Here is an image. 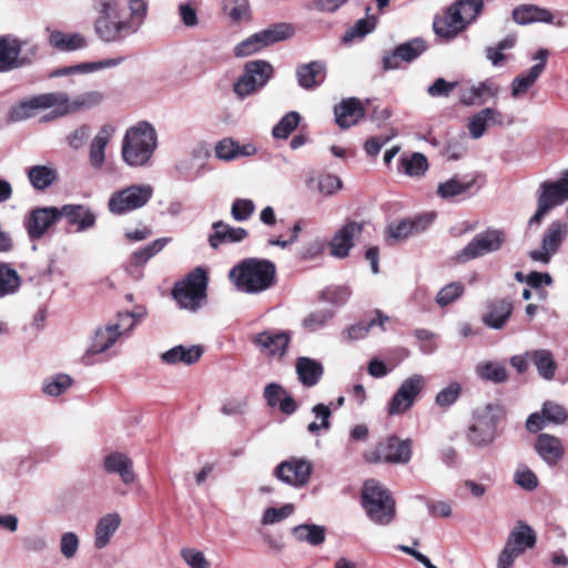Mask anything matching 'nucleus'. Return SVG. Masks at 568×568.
<instances>
[{
  "label": "nucleus",
  "mask_w": 568,
  "mask_h": 568,
  "mask_svg": "<svg viewBox=\"0 0 568 568\" xmlns=\"http://www.w3.org/2000/svg\"><path fill=\"white\" fill-rule=\"evenodd\" d=\"M156 148V129L148 121H140L126 129L121 143V158L130 168H148Z\"/></svg>",
  "instance_id": "nucleus-1"
},
{
  "label": "nucleus",
  "mask_w": 568,
  "mask_h": 568,
  "mask_svg": "<svg viewBox=\"0 0 568 568\" xmlns=\"http://www.w3.org/2000/svg\"><path fill=\"white\" fill-rule=\"evenodd\" d=\"M276 267L273 262L260 258H246L229 273L234 286L246 294H257L273 286Z\"/></svg>",
  "instance_id": "nucleus-2"
},
{
  "label": "nucleus",
  "mask_w": 568,
  "mask_h": 568,
  "mask_svg": "<svg viewBox=\"0 0 568 568\" xmlns=\"http://www.w3.org/2000/svg\"><path fill=\"white\" fill-rule=\"evenodd\" d=\"M361 504L367 518L375 525L388 526L395 519V500L390 491L375 479L364 483Z\"/></svg>",
  "instance_id": "nucleus-3"
},
{
  "label": "nucleus",
  "mask_w": 568,
  "mask_h": 568,
  "mask_svg": "<svg viewBox=\"0 0 568 568\" xmlns=\"http://www.w3.org/2000/svg\"><path fill=\"white\" fill-rule=\"evenodd\" d=\"M483 0H458L452 4L443 17L436 18L433 23L435 33L452 40L469 23L476 20L483 10Z\"/></svg>",
  "instance_id": "nucleus-4"
},
{
  "label": "nucleus",
  "mask_w": 568,
  "mask_h": 568,
  "mask_svg": "<svg viewBox=\"0 0 568 568\" xmlns=\"http://www.w3.org/2000/svg\"><path fill=\"white\" fill-rule=\"evenodd\" d=\"M133 313H119L116 318L95 328L87 349L88 355L103 354L111 349L120 337L135 326Z\"/></svg>",
  "instance_id": "nucleus-5"
},
{
  "label": "nucleus",
  "mask_w": 568,
  "mask_h": 568,
  "mask_svg": "<svg viewBox=\"0 0 568 568\" xmlns=\"http://www.w3.org/2000/svg\"><path fill=\"white\" fill-rule=\"evenodd\" d=\"M154 189L148 183H133L113 191L106 206L113 215H125L144 207L153 197Z\"/></svg>",
  "instance_id": "nucleus-6"
},
{
  "label": "nucleus",
  "mask_w": 568,
  "mask_h": 568,
  "mask_svg": "<svg viewBox=\"0 0 568 568\" xmlns=\"http://www.w3.org/2000/svg\"><path fill=\"white\" fill-rule=\"evenodd\" d=\"M207 278L205 272L197 267L172 290V296L181 308L195 312L206 298Z\"/></svg>",
  "instance_id": "nucleus-7"
},
{
  "label": "nucleus",
  "mask_w": 568,
  "mask_h": 568,
  "mask_svg": "<svg viewBox=\"0 0 568 568\" xmlns=\"http://www.w3.org/2000/svg\"><path fill=\"white\" fill-rule=\"evenodd\" d=\"M273 65L265 60H253L244 64L242 74L233 84V92L244 100L261 91L273 78Z\"/></svg>",
  "instance_id": "nucleus-8"
},
{
  "label": "nucleus",
  "mask_w": 568,
  "mask_h": 568,
  "mask_svg": "<svg viewBox=\"0 0 568 568\" xmlns=\"http://www.w3.org/2000/svg\"><path fill=\"white\" fill-rule=\"evenodd\" d=\"M568 201V169L556 181H544L537 191V210L529 219V225L539 224L554 207Z\"/></svg>",
  "instance_id": "nucleus-9"
},
{
  "label": "nucleus",
  "mask_w": 568,
  "mask_h": 568,
  "mask_svg": "<svg viewBox=\"0 0 568 568\" xmlns=\"http://www.w3.org/2000/svg\"><path fill=\"white\" fill-rule=\"evenodd\" d=\"M501 410L497 405L488 404L474 413L473 423L467 430L468 442L477 447L490 445L497 437V424Z\"/></svg>",
  "instance_id": "nucleus-10"
},
{
  "label": "nucleus",
  "mask_w": 568,
  "mask_h": 568,
  "mask_svg": "<svg viewBox=\"0 0 568 568\" xmlns=\"http://www.w3.org/2000/svg\"><path fill=\"white\" fill-rule=\"evenodd\" d=\"M293 28L287 23L273 24L244 39L234 47V55L245 58L260 50L292 37Z\"/></svg>",
  "instance_id": "nucleus-11"
},
{
  "label": "nucleus",
  "mask_w": 568,
  "mask_h": 568,
  "mask_svg": "<svg viewBox=\"0 0 568 568\" xmlns=\"http://www.w3.org/2000/svg\"><path fill=\"white\" fill-rule=\"evenodd\" d=\"M58 94L57 92H48L27 97L10 108L9 118L13 122H21L36 116L44 110L52 109L51 116H58Z\"/></svg>",
  "instance_id": "nucleus-12"
},
{
  "label": "nucleus",
  "mask_w": 568,
  "mask_h": 568,
  "mask_svg": "<svg viewBox=\"0 0 568 568\" xmlns=\"http://www.w3.org/2000/svg\"><path fill=\"white\" fill-rule=\"evenodd\" d=\"M426 386V378L422 374L406 377L394 393L387 405L390 416H398L409 410Z\"/></svg>",
  "instance_id": "nucleus-13"
},
{
  "label": "nucleus",
  "mask_w": 568,
  "mask_h": 568,
  "mask_svg": "<svg viewBox=\"0 0 568 568\" xmlns=\"http://www.w3.org/2000/svg\"><path fill=\"white\" fill-rule=\"evenodd\" d=\"M506 232L501 229H487L478 233L457 255L459 262L497 252L506 242Z\"/></svg>",
  "instance_id": "nucleus-14"
},
{
  "label": "nucleus",
  "mask_w": 568,
  "mask_h": 568,
  "mask_svg": "<svg viewBox=\"0 0 568 568\" xmlns=\"http://www.w3.org/2000/svg\"><path fill=\"white\" fill-rule=\"evenodd\" d=\"M412 447L413 442L408 438L388 436L372 453L366 454L365 458L367 462L405 465L412 459Z\"/></svg>",
  "instance_id": "nucleus-15"
},
{
  "label": "nucleus",
  "mask_w": 568,
  "mask_h": 568,
  "mask_svg": "<svg viewBox=\"0 0 568 568\" xmlns=\"http://www.w3.org/2000/svg\"><path fill=\"white\" fill-rule=\"evenodd\" d=\"M23 45H27V42H22L14 37L4 36L0 38V72L18 69L31 63L32 59L38 54V47L31 44L26 53L20 55Z\"/></svg>",
  "instance_id": "nucleus-16"
},
{
  "label": "nucleus",
  "mask_w": 568,
  "mask_h": 568,
  "mask_svg": "<svg viewBox=\"0 0 568 568\" xmlns=\"http://www.w3.org/2000/svg\"><path fill=\"white\" fill-rule=\"evenodd\" d=\"M313 464L302 457H291L281 462L273 470V476L280 481L294 487H305L312 476Z\"/></svg>",
  "instance_id": "nucleus-17"
},
{
  "label": "nucleus",
  "mask_w": 568,
  "mask_h": 568,
  "mask_svg": "<svg viewBox=\"0 0 568 568\" xmlns=\"http://www.w3.org/2000/svg\"><path fill=\"white\" fill-rule=\"evenodd\" d=\"M567 235L568 224L560 220L552 221L542 235L541 250L530 251L529 257L535 262L548 264L551 256L558 252Z\"/></svg>",
  "instance_id": "nucleus-18"
},
{
  "label": "nucleus",
  "mask_w": 568,
  "mask_h": 568,
  "mask_svg": "<svg viewBox=\"0 0 568 568\" xmlns=\"http://www.w3.org/2000/svg\"><path fill=\"white\" fill-rule=\"evenodd\" d=\"M58 94V116H65L68 114L78 113L84 110H90L102 103L104 93L99 90L84 91L73 98L68 93L57 91Z\"/></svg>",
  "instance_id": "nucleus-19"
},
{
  "label": "nucleus",
  "mask_w": 568,
  "mask_h": 568,
  "mask_svg": "<svg viewBox=\"0 0 568 568\" xmlns=\"http://www.w3.org/2000/svg\"><path fill=\"white\" fill-rule=\"evenodd\" d=\"M500 93V87L493 80L486 79L475 84L463 85L458 90V102L464 106L483 105Z\"/></svg>",
  "instance_id": "nucleus-20"
},
{
  "label": "nucleus",
  "mask_w": 568,
  "mask_h": 568,
  "mask_svg": "<svg viewBox=\"0 0 568 568\" xmlns=\"http://www.w3.org/2000/svg\"><path fill=\"white\" fill-rule=\"evenodd\" d=\"M549 57L547 49H539L532 57L537 61L527 72L515 77L510 83V95L513 99H518L526 94L529 89L537 82L546 68V62Z\"/></svg>",
  "instance_id": "nucleus-21"
},
{
  "label": "nucleus",
  "mask_w": 568,
  "mask_h": 568,
  "mask_svg": "<svg viewBox=\"0 0 568 568\" xmlns=\"http://www.w3.org/2000/svg\"><path fill=\"white\" fill-rule=\"evenodd\" d=\"M97 37L104 43H115L123 41L126 37L134 34L130 24L124 19L110 16L108 18H95L93 23Z\"/></svg>",
  "instance_id": "nucleus-22"
},
{
  "label": "nucleus",
  "mask_w": 568,
  "mask_h": 568,
  "mask_svg": "<svg viewBox=\"0 0 568 568\" xmlns=\"http://www.w3.org/2000/svg\"><path fill=\"white\" fill-rule=\"evenodd\" d=\"M290 341L288 333L277 331H264L252 338L261 354L276 359L285 355Z\"/></svg>",
  "instance_id": "nucleus-23"
},
{
  "label": "nucleus",
  "mask_w": 568,
  "mask_h": 568,
  "mask_svg": "<svg viewBox=\"0 0 568 568\" xmlns=\"http://www.w3.org/2000/svg\"><path fill=\"white\" fill-rule=\"evenodd\" d=\"M59 219V209L55 206L33 209L24 221L29 237L31 240L41 239Z\"/></svg>",
  "instance_id": "nucleus-24"
},
{
  "label": "nucleus",
  "mask_w": 568,
  "mask_h": 568,
  "mask_svg": "<svg viewBox=\"0 0 568 568\" xmlns=\"http://www.w3.org/2000/svg\"><path fill=\"white\" fill-rule=\"evenodd\" d=\"M505 114L491 106L480 109L474 113L467 121V129L469 135L474 140H478L484 136L486 131L491 126L503 128L505 125Z\"/></svg>",
  "instance_id": "nucleus-25"
},
{
  "label": "nucleus",
  "mask_w": 568,
  "mask_h": 568,
  "mask_svg": "<svg viewBox=\"0 0 568 568\" xmlns=\"http://www.w3.org/2000/svg\"><path fill=\"white\" fill-rule=\"evenodd\" d=\"M364 222L349 221L339 229L329 243L331 254L335 257H346L356 240L363 233Z\"/></svg>",
  "instance_id": "nucleus-26"
},
{
  "label": "nucleus",
  "mask_w": 568,
  "mask_h": 568,
  "mask_svg": "<svg viewBox=\"0 0 568 568\" xmlns=\"http://www.w3.org/2000/svg\"><path fill=\"white\" fill-rule=\"evenodd\" d=\"M102 466L106 474L118 475L126 486L133 485L136 480L133 460L124 453H109L104 456Z\"/></svg>",
  "instance_id": "nucleus-27"
},
{
  "label": "nucleus",
  "mask_w": 568,
  "mask_h": 568,
  "mask_svg": "<svg viewBox=\"0 0 568 568\" xmlns=\"http://www.w3.org/2000/svg\"><path fill=\"white\" fill-rule=\"evenodd\" d=\"M513 314V303L507 298L488 301L481 322L489 328L501 329Z\"/></svg>",
  "instance_id": "nucleus-28"
},
{
  "label": "nucleus",
  "mask_w": 568,
  "mask_h": 568,
  "mask_svg": "<svg viewBox=\"0 0 568 568\" xmlns=\"http://www.w3.org/2000/svg\"><path fill=\"white\" fill-rule=\"evenodd\" d=\"M326 63L322 60L311 61L296 68L297 83L304 90L318 88L326 78Z\"/></svg>",
  "instance_id": "nucleus-29"
},
{
  "label": "nucleus",
  "mask_w": 568,
  "mask_h": 568,
  "mask_svg": "<svg viewBox=\"0 0 568 568\" xmlns=\"http://www.w3.org/2000/svg\"><path fill=\"white\" fill-rule=\"evenodd\" d=\"M60 217L64 216L69 224L77 225L78 232H84L95 225L97 215L87 205L65 204L59 209Z\"/></svg>",
  "instance_id": "nucleus-30"
},
{
  "label": "nucleus",
  "mask_w": 568,
  "mask_h": 568,
  "mask_svg": "<svg viewBox=\"0 0 568 568\" xmlns=\"http://www.w3.org/2000/svg\"><path fill=\"white\" fill-rule=\"evenodd\" d=\"M535 450L539 457L549 466H555L565 454L564 444L560 438L542 433L535 443Z\"/></svg>",
  "instance_id": "nucleus-31"
},
{
  "label": "nucleus",
  "mask_w": 568,
  "mask_h": 568,
  "mask_svg": "<svg viewBox=\"0 0 568 568\" xmlns=\"http://www.w3.org/2000/svg\"><path fill=\"white\" fill-rule=\"evenodd\" d=\"M122 524L119 513H108L98 519L94 528L93 545L95 549L105 548Z\"/></svg>",
  "instance_id": "nucleus-32"
},
{
  "label": "nucleus",
  "mask_w": 568,
  "mask_h": 568,
  "mask_svg": "<svg viewBox=\"0 0 568 568\" xmlns=\"http://www.w3.org/2000/svg\"><path fill=\"white\" fill-rule=\"evenodd\" d=\"M334 112L336 123L343 129L355 125L365 115V109L362 102L356 98L344 99L335 106Z\"/></svg>",
  "instance_id": "nucleus-33"
},
{
  "label": "nucleus",
  "mask_w": 568,
  "mask_h": 568,
  "mask_svg": "<svg viewBox=\"0 0 568 568\" xmlns=\"http://www.w3.org/2000/svg\"><path fill=\"white\" fill-rule=\"evenodd\" d=\"M203 354V347L199 345L183 346L176 345L160 355L161 361L166 365H192L196 363Z\"/></svg>",
  "instance_id": "nucleus-34"
},
{
  "label": "nucleus",
  "mask_w": 568,
  "mask_h": 568,
  "mask_svg": "<svg viewBox=\"0 0 568 568\" xmlns=\"http://www.w3.org/2000/svg\"><path fill=\"white\" fill-rule=\"evenodd\" d=\"M214 233L209 236V244L212 248H217L222 243H239L247 236V231L243 227H234L222 221L212 224Z\"/></svg>",
  "instance_id": "nucleus-35"
},
{
  "label": "nucleus",
  "mask_w": 568,
  "mask_h": 568,
  "mask_svg": "<svg viewBox=\"0 0 568 568\" xmlns=\"http://www.w3.org/2000/svg\"><path fill=\"white\" fill-rule=\"evenodd\" d=\"M123 58H112V59H105L98 62H88V63H81L70 67H62L57 68L50 72V78H60V77H70L75 73H90L94 72L101 69H110L118 67L123 62Z\"/></svg>",
  "instance_id": "nucleus-36"
},
{
  "label": "nucleus",
  "mask_w": 568,
  "mask_h": 568,
  "mask_svg": "<svg viewBox=\"0 0 568 568\" xmlns=\"http://www.w3.org/2000/svg\"><path fill=\"white\" fill-rule=\"evenodd\" d=\"M114 129L111 125H103L90 144L89 161L92 168L100 170L105 162V149L109 144Z\"/></svg>",
  "instance_id": "nucleus-37"
},
{
  "label": "nucleus",
  "mask_w": 568,
  "mask_h": 568,
  "mask_svg": "<svg viewBox=\"0 0 568 568\" xmlns=\"http://www.w3.org/2000/svg\"><path fill=\"white\" fill-rule=\"evenodd\" d=\"M513 20L521 26L534 22L552 23L554 14L549 10L538 6L521 4L513 10Z\"/></svg>",
  "instance_id": "nucleus-38"
},
{
  "label": "nucleus",
  "mask_w": 568,
  "mask_h": 568,
  "mask_svg": "<svg viewBox=\"0 0 568 568\" xmlns=\"http://www.w3.org/2000/svg\"><path fill=\"white\" fill-rule=\"evenodd\" d=\"M537 536L535 530L524 521H518L510 530L506 544L524 554L535 547Z\"/></svg>",
  "instance_id": "nucleus-39"
},
{
  "label": "nucleus",
  "mask_w": 568,
  "mask_h": 568,
  "mask_svg": "<svg viewBox=\"0 0 568 568\" xmlns=\"http://www.w3.org/2000/svg\"><path fill=\"white\" fill-rule=\"evenodd\" d=\"M389 322V317L377 312L375 317L371 320H363L353 324L342 332V339L345 342H354L366 337L372 327L378 325L383 331L385 323Z\"/></svg>",
  "instance_id": "nucleus-40"
},
{
  "label": "nucleus",
  "mask_w": 568,
  "mask_h": 568,
  "mask_svg": "<svg viewBox=\"0 0 568 568\" xmlns=\"http://www.w3.org/2000/svg\"><path fill=\"white\" fill-rule=\"evenodd\" d=\"M433 217L423 216L416 220H403L387 227L388 237L395 241L406 240L408 236L425 230Z\"/></svg>",
  "instance_id": "nucleus-41"
},
{
  "label": "nucleus",
  "mask_w": 568,
  "mask_h": 568,
  "mask_svg": "<svg viewBox=\"0 0 568 568\" xmlns=\"http://www.w3.org/2000/svg\"><path fill=\"white\" fill-rule=\"evenodd\" d=\"M323 372L322 364L313 358L302 356L296 361V373L304 386H315L320 382Z\"/></svg>",
  "instance_id": "nucleus-42"
},
{
  "label": "nucleus",
  "mask_w": 568,
  "mask_h": 568,
  "mask_svg": "<svg viewBox=\"0 0 568 568\" xmlns=\"http://www.w3.org/2000/svg\"><path fill=\"white\" fill-rule=\"evenodd\" d=\"M530 359L541 378L551 381L555 377L558 365L549 349L530 351Z\"/></svg>",
  "instance_id": "nucleus-43"
},
{
  "label": "nucleus",
  "mask_w": 568,
  "mask_h": 568,
  "mask_svg": "<svg viewBox=\"0 0 568 568\" xmlns=\"http://www.w3.org/2000/svg\"><path fill=\"white\" fill-rule=\"evenodd\" d=\"M30 184L38 191H44L58 179V172L50 165H33L27 169Z\"/></svg>",
  "instance_id": "nucleus-44"
},
{
  "label": "nucleus",
  "mask_w": 568,
  "mask_h": 568,
  "mask_svg": "<svg viewBox=\"0 0 568 568\" xmlns=\"http://www.w3.org/2000/svg\"><path fill=\"white\" fill-rule=\"evenodd\" d=\"M476 375L486 382L501 384L508 381L509 374L504 364L493 361H484L477 364Z\"/></svg>",
  "instance_id": "nucleus-45"
},
{
  "label": "nucleus",
  "mask_w": 568,
  "mask_h": 568,
  "mask_svg": "<svg viewBox=\"0 0 568 568\" xmlns=\"http://www.w3.org/2000/svg\"><path fill=\"white\" fill-rule=\"evenodd\" d=\"M292 535L297 541L307 542L312 546L322 545L326 538V530L323 526L303 524L292 529Z\"/></svg>",
  "instance_id": "nucleus-46"
},
{
  "label": "nucleus",
  "mask_w": 568,
  "mask_h": 568,
  "mask_svg": "<svg viewBox=\"0 0 568 568\" xmlns=\"http://www.w3.org/2000/svg\"><path fill=\"white\" fill-rule=\"evenodd\" d=\"M50 44L60 51H73L84 48L87 42L80 33L53 31L49 37Z\"/></svg>",
  "instance_id": "nucleus-47"
},
{
  "label": "nucleus",
  "mask_w": 568,
  "mask_h": 568,
  "mask_svg": "<svg viewBox=\"0 0 568 568\" xmlns=\"http://www.w3.org/2000/svg\"><path fill=\"white\" fill-rule=\"evenodd\" d=\"M21 286L18 272L6 262H0V298L16 294Z\"/></svg>",
  "instance_id": "nucleus-48"
},
{
  "label": "nucleus",
  "mask_w": 568,
  "mask_h": 568,
  "mask_svg": "<svg viewBox=\"0 0 568 568\" xmlns=\"http://www.w3.org/2000/svg\"><path fill=\"white\" fill-rule=\"evenodd\" d=\"M474 183L475 180L464 181L458 178H452L438 184L437 194L444 200H450L457 195L466 193Z\"/></svg>",
  "instance_id": "nucleus-49"
},
{
  "label": "nucleus",
  "mask_w": 568,
  "mask_h": 568,
  "mask_svg": "<svg viewBox=\"0 0 568 568\" xmlns=\"http://www.w3.org/2000/svg\"><path fill=\"white\" fill-rule=\"evenodd\" d=\"M129 18L124 19L130 24L131 31L136 33L144 24L149 4L146 0H128Z\"/></svg>",
  "instance_id": "nucleus-50"
},
{
  "label": "nucleus",
  "mask_w": 568,
  "mask_h": 568,
  "mask_svg": "<svg viewBox=\"0 0 568 568\" xmlns=\"http://www.w3.org/2000/svg\"><path fill=\"white\" fill-rule=\"evenodd\" d=\"M72 385V378L67 374H55L42 383V393L50 397H58Z\"/></svg>",
  "instance_id": "nucleus-51"
},
{
  "label": "nucleus",
  "mask_w": 568,
  "mask_h": 568,
  "mask_svg": "<svg viewBox=\"0 0 568 568\" xmlns=\"http://www.w3.org/2000/svg\"><path fill=\"white\" fill-rule=\"evenodd\" d=\"M223 10L232 22L239 23L251 18L248 0H225Z\"/></svg>",
  "instance_id": "nucleus-52"
},
{
  "label": "nucleus",
  "mask_w": 568,
  "mask_h": 568,
  "mask_svg": "<svg viewBox=\"0 0 568 568\" xmlns=\"http://www.w3.org/2000/svg\"><path fill=\"white\" fill-rule=\"evenodd\" d=\"M399 162L404 172L409 176H420L428 168L426 156L418 152L410 156H402Z\"/></svg>",
  "instance_id": "nucleus-53"
},
{
  "label": "nucleus",
  "mask_w": 568,
  "mask_h": 568,
  "mask_svg": "<svg viewBox=\"0 0 568 568\" xmlns=\"http://www.w3.org/2000/svg\"><path fill=\"white\" fill-rule=\"evenodd\" d=\"M295 511L294 504H285L278 508L276 507H268L264 510L261 524L263 526H271L278 523H282L283 520L287 519L290 516L293 515Z\"/></svg>",
  "instance_id": "nucleus-54"
},
{
  "label": "nucleus",
  "mask_w": 568,
  "mask_h": 568,
  "mask_svg": "<svg viewBox=\"0 0 568 568\" xmlns=\"http://www.w3.org/2000/svg\"><path fill=\"white\" fill-rule=\"evenodd\" d=\"M377 20L375 17H366L359 19L343 36L344 42H351L356 38H364L376 28Z\"/></svg>",
  "instance_id": "nucleus-55"
},
{
  "label": "nucleus",
  "mask_w": 568,
  "mask_h": 568,
  "mask_svg": "<svg viewBox=\"0 0 568 568\" xmlns=\"http://www.w3.org/2000/svg\"><path fill=\"white\" fill-rule=\"evenodd\" d=\"M396 50L400 61L412 62L426 50V43L423 39L416 38L399 44Z\"/></svg>",
  "instance_id": "nucleus-56"
},
{
  "label": "nucleus",
  "mask_w": 568,
  "mask_h": 568,
  "mask_svg": "<svg viewBox=\"0 0 568 568\" xmlns=\"http://www.w3.org/2000/svg\"><path fill=\"white\" fill-rule=\"evenodd\" d=\"M301 120L297 112L286 113L280 122L273 128L272 134L276 139H286L296 129Z\"/></svg>",
  "instance_id": "nucleus-57"
},
{
  "label": "nucleus",
  "mask_w": 568,
  "mask_h": 568,
  "mask_svg": "<svg viewBox=\"0 0 568 568\" xmlns=\"http://www.w3.org/2000/svg\"><path fill=\"white\" fill-rule=\"evenodd\" d=\"M312 413L316 418L321 419V423L312 422L307 425V430L317 435L321 430H328L331 428L329 417L332 412L328 406L324 404H317L312 408Z\"/></svg>",
  "instance_id": "nucleus-58"
},
{
  "label": "nucleus",
  "mask_w": 568,
  "mask_h": 568,
  "mask_svg": "<svg viewBox=\"0 0 568 568\" xmlns=\"http://www.w3.org/2000/svg\"><path fill=\"white\" fill-rule=\"evenodd\" d=\"M80 548V538L74 531H65L59 540V549L61 556L67 559H73Z\"/></svg>",
  "instance_id": "nucleus-59"
},
{
  "label": "nucleus",
  "mask_w": 568,
  "mask_h": 568,
  "mask_svg": "<svg viewBox=\"0 0 568 568\" xmlns=\"http://www.w3.org/2000/svg\"><path fill=\"white\" fill-rule=\"evenodd\" d=\"M334 313L329 310H318L310 313L303 320V326L310 332L321 329L333 317Z\"/></svg>",
  "instance_id": "nucleus-60"
},
{
  "label": "nucleus",
  "mask_w": 568,
  "mask_h": 568,
  "mask_svg": "<svg viewBox=\"0 0 568 568\" xmlns=\"http://www.w3.org/2000/svg\"><path fill=\"white\" fill-rule=\"evenodd\" d=\"M181 557L190 568H211V562L204 552L196 548H182Z\"/></svg>",
  "instance_id": "nucleus-61"
},
{
  "label": "nucleus",
  "mask_w": 568,
  "mask_h": 568,
  "mask_svg": "<svg viewBox=\"0 0 568 568\" xmlns=\"http://www.w3.org/2000/svg\"><path fill=\"white\" fill-rule=\"evenodd\" d=\"M460 393V384L457 382H453L447 387L438 392L435 398V403L439 407H449L458 399Z\"/></svg>",
  "instance_id": "nucleus-62"
},
{
  "label": "nucleus",
  "mask_w": 568,
  "mask_h": 568,
  "mask_svg": "<svg viewBox=\"0 0 568 568\" xmlns=\"http://www.w3.org/2000/svg\"><path fill=\"white\" fill-rule=\"evenodd\" d=\"M514 481L526 490H534L538 486V478L526 465H519L514 474Z\"/></svg>",
  "instance_id": "nucleus-63"
},
{
  "label": "nucleus",
  "mask_w": 568,
  "mask_h": 568,
  "mask_svg": "<svg viewBox=\"0 0 568 568\" xmlns=\"http://www.w3.org/2000/svg\"><path fill=\"white\" fill-rule=\"evenodd\" d=\"M464 293V285L460 283H449L444 286L436 296V303L439 306H446L458 300Z\"/></svg>",
  "instance_id": "nucleus-64"
}]
</instances>
